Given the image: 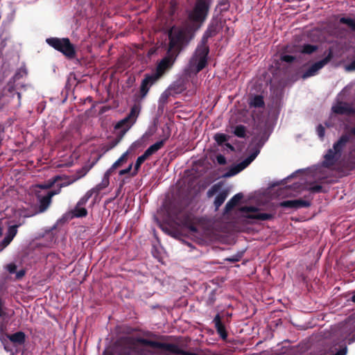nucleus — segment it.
<instances>
[{
	"instance_id": "nucleus-1",
	"label": "nucleus",
	"mask_w": 355,
	"mask_h": 355,
	"mask_svg": "<svg viewBox=\"0 0 355 355\" xmlns=\"http://www.w3.org/2000/svg\"><path fill=\"white\" fill-rule=\"evenodd\" d=\"M209 8V0H196L193 8L188 13V19L182 28L172 27L168 33L169 46L167 55L158 64L157 71L146 76L141 85V93L144 97L150 87L169 69L182 47L194 36V33L205 21Z\"/></svg>"
},
{
	"instance_id": "nucleus-2",
	"label": "nucleus",
	"mask_w": 355,
	"mask_h": 355,
	"mask_svg": "<svg viewBox=\"0 0 355 355\" xmlns=\"http://www.w3.org/2000/svg\"><path fill=\"white\" fill-rule=\"evenodd\" d=\"M208 52V48L205 44L197 47L189 63L187 70L189 73H196L205 67Z\"/></svg>"
},
{
	"instance_id": "nucleus-3",
	"label": "nucleus",
	"mask_w": 355,
	"mask_h": 355,
	"mask_svg": "<svg viewBox=\"0 0 355 355\" xmlns=\"http://www.w3.org/2000/svg\"><path fill=\"white\" fill-rule=\"evenodd\" d=\"M349 140V137L347 135H342L340 137L337 142L334 144L333 148L329 149L324 155V166L329 167L336 162L340 157L341 153Z\"/></svg>"
},
{
	"instance_id": "nucleus-4",
	"label": "nucleus",
	"mask_w": 355,
	"mask_h": 355,
	"mask_svg": "<svg viewBox=\"0 0 355 355\" xmlns=\"http://www.w3.org/2000/svg\"><path fill=\"white\" fill-rule=\"evenodd\" d=\"M46 42L67 58H72L76 54L74 46L68 38L50 37L46 39Z\"/></svg>"
},
{
	"instance_id": "nucleus-5",
	"label": "nucleus",
	"mask_w": 355,
	"mask_h": 355,
	"mask_svg": "<svg viewBox=\"0 0 355 355\" xmlns=\"http://www.w3.org/2000/svg\"><path fill=\"white\" fill-rule=\"evenodd\" d=\"M164 142H165L164 139L159 141H157L156 143H155L154 144H153L150 147H148L144 153L142 155L139 156L137 159V161H136V163H135V171H134L132 175H135L137 173V171H138L139 168H140V166L141 165V164L143 162H144V161L148 157H149L152 155L155 154L156 152H157L159 149H161L163 147V146L164 144Z\"/></svg>"
},
{
	"instance_id": "nucleus-6",
	"label": "nucleus",
	"mask_w": 355,
	"mask_h": 355,
	"mask_svg": "<svg viewBox=\"0 0 355 355\" xmlns=\"http://www.w3.org/2000/svg\"><path fill=\"white\" fill-rule=\"evenodd\" d=\"M140 112V107L137 105H135L130 110V114L124 119L119 121L116 125V128H121L123 131L128 130L131 126L135 123L139 114Z\"/></svg>"
},
{
	"instance_id": "nucleus-7",
	"label": "nucleus",
	"mask_w": 355,
	"mask_h": 355,
	"mask_svg": "<svg viewBox=\"0 0 355 355\" xmlns=\"http://www.w3.org/2000/svg\"><path fill=\"white\" fill-rule=\"evenodd\" d=\"M259 149H256L249 157L245 159L243 162L231 168L227 172L224 174L225 178H230L240 173L258 155Z\"/></svg>"
},
{
	"instance_id": "nucleus-8",
	"label": "nucleus",
	"mask_w": 355,
	"mask_h": 355,
	"mask_svg": "<svg viewBox=\"0 0 355 355\" xmlns=\"http://www.w3.org/2000/svg\"><path fill=\"white\" fill-rule=\"evenodd\" d=\"M332 52L330 51L328 55L322 60H320L313 64H312L302 75V78L306 79L307 78L315 76L318 72L323 68L331 59Z\"/></svg>"
},
{
	"instance_id": "nucleus-9",
	"label": "nucleus",
	"mask_w": 355,
	"mask_h": 355,
	"mask_svg": "<svg viewBox=\"0 0 355 355\" xmlns=\"http://www.w3.org/2000/svg\"><path fill=\"white\" fill-rule=\"evenodd\" d=\"M241 210L244 213L243 216L250 219L266 220L271 217L268 214L259 212L257 207L252 206L243 207Z\"/></svg>"
},
{
	"instance_id": "nucleus-10",
	"label": "nucleus",
	"mask_w": 355,
	"mask_h": 355,
	"mask_svg": "<svg viewBox=\"0 0 355 355\" xmlns=\"http://www.w3.org/2000/svg\"><path fill=\"white\" fill-rule=\"evenodd\" d=\"M63 180L64 181L61 183H59L58 185L59 188L58 189H61L62 187L69 186V184L75 182L76 179L71 176L67 178L64 179L62 176L57 175L53 178L51 180H49L46 184L37 185L36 188H42V189H49L52 187L54 184L57 183L59 180Z\"/></svg>"
},
{
	"instance_id": "nucleus-11",
	"label": "nucleus",
	"mask_w": 355,
	"mask_h": 355,
	"mask_svg": "<svg viewBox=\"0 0 355 355\" xmlns=\"http://www.w3.org/2000/svg\"><path fill=\"white\" fill-rule=\"evenodd\" d=\"M90 198L85 194L77 202L76 207L71 211L73 217L80 218L86 216L87 211L85 208V205Z\"/></svg>"
},
{
	"instance_id": "nucleus-12",
	"label": "nucleus",
	"mask_w": 355,
	"mask_h": 355,
	"mask_svg": "<svg viewBox=\"0 0 355 355\" xmlns=\"http://www.w3.org/2000/svg\"><path fill=\"white\" fill-rule=\"evenodd\" d=\"M110 171H107L105 174L104 177L101 181V182L98 184H97L94 188L89 189L87 191L85 194H87L89 198H91L94 194H95L96 197H97L101 190L106 188L110 183Z\"/></svg>"
},
{
	"instance_id": "nucleus-13",
	"label": "nucleus",
	"mask_w": 355,
	"mask_h": 355,
	"mask_svg": "<svg viewBox=\"0 0 355 355\" xmlns=\"http://www.w3.org/2000/svg\"><path fill=\"white\" fill-rule=\"evenodd\" d=\"M331 110L334 113L341 114H350L355 112L351 105L343 102H338L332 106Z\"/></svg>"
},
{
	"instance_id": "nucleus-14",
	"label": "nucleus",
	"mask_w": 355,
	"mask_h": 355,
	"mask_svg": "<svg viewBox=\"0 0 355 355\" xmlns=\"http://www.w3.org/2000/svg\"><path fill=\"white\" fill-rule=\"evenodd\" d=\"M118 345L123 347L125 355H130V351L135 347L136 340L132 337L127 336L119 340Z\"/></svg>"
},
{
	"instance_id": "nucleus-15",
	"label": "nucleus",
	"mask_w": 355,
	"mask_h": 355,
	"mask_svg": "<svg viewBox=\"0 0 355 355\" xmlns=\"http://www.w3.org/2000/svg\"><path fill=\"white\" fill-rule=\"evenodd\" d=\"M59 193H60V189H56V190H54L52 191H49L44 196H38V198L40 200V211H45L51 204V198L54 195L58 194Z\"/></svg>"
},
{
	"instance_id": "nucleus-16",
	"label": "nucleus",
	"mask_w": 355,
	"mask_h": 355,
	"mask_svg": "<svg viewBox=\"0 0 355 355\" xmlns=\"http://www.w3.org/2000/svg\"><path fill=\"white\" fill-rule=\"evenodd\" d=\"M309 205L310 203L308 201L303 200H286L281 202L282 207L290 208L306 207Z\"/></svg>"
},
{
	"instance_id": "nucleus-17",
	"label": "nucleus",
	"mask_w": 355,
	"mask_h": 355,
	"mask_svg": "<svg viewBox=\"0 0 355 355\" xmlns=\"http://www.w3.org/2000/svg\"><path fill=\"white\" fill-rule=\"evenodd\" d=\"M8 338L15 345H23L26 341V334L23 331H17L7 336Z\"/></svg>"
},
{
	"instance_id": "nucleus-18",
	"label": "nucleus",
	"mask_w": 355,
	"mask_h": 355,
	"mask_svg": "<svg viewBox=\"0 0 355 355\" xmlns=\"http://www.w3.org/2000/svg\"><path fill=\"white\" fill-rule=\"evenodd\" d=\"M17 227L18 225H12L8 227L6 235L2 241L4 246H7L16 236L17 233Z\"/></svg>"
},
{
	"instance_id": "nucleus-19",
	"label": "nucleus",
	"mask_w": 355,
	"mask_h": 355,
	"mask_svg": "<svg viewBox=\"0 0 355 355\" xmlns=\"http://www.w3.org/2000/svg\"><path fill=\"white\" fill-rule=\"evenodd\" d=\"M242 197L243 196L241 193H237L234 196H233L226 204L225 211L228 212L234 207H235L237 205V203L241 200Z\"/></svg>"
},
{
	"instance_id": "nucleus-20",
	"label": "nucleus",
	"mask_w": 355,
	"mask_h": 355,
	"mask_svg": "<svg viewBox=\"0 0 355 355\" xmlns=\"http://www.w3.org/2000/svg\"><path fill=\"white\" fill-rule=\"evenodd\" d=\"M129 152L126 151L111 166L110 168H109L107 171H110V174L112 172L117 168L119 166H120L123 162H126L127 160V156L128 155Z\"/></svg>"
},
{
	"instance_id": "nucleus-21",
	"label": "nucleus",
	"mask_w": 355,
	"mask_h": 355,
	"mask_svg": "<svg viewBox=\"0 0 355 355\" xmlns=\"http://www.w3.org/2000/svg\"><path fill=\"white\" fill-rule=\"evenodd\" d=\"M227 197V193L226 191H222L216 196L214 200V205L216 209L223 205Z\"/></svg>"
},
{
	"instance_id": "nucleus-22",
	"label": "nucleus",
	"mask_w": 355,
	"mask_h": 355,
	"mask_svg": "<svg viewBox=\"0 0 355 355\" xmlns=\"http://www.w3.org/2000/svg\"><path fill=\"white\" fill-rule=\"evenodd\" d=\"M92 165L90 166H84L81 168L77 171L76 173L73 175V177L76 179L77 181L78 180L83 178L86 175V174L89 171V170L92 168Z\"/></svg>"
},
{
	"instance_id": "nucleus-23",
	"label": "nucleus",
	"mask_w": 355,
	"mask_h": 355,
	"mask_svg": "<svg viewBox=\"0 0 355 355\" xmlns=\"http://www.w3.org/2000/svg\"><path fill=\"white\" fill-rule=\"evenodd\" d=\"M318 49V46L311 44H305L298 49L297 51L303 54H311Z\"/></svg>"
},
{
	"instance_id": "nucleus-24",
	"label": "nucleus",
	"mask_w": 355,
	"mask_h": 355,
	"mask_svg": "<svg viewBox=\"0 0 355 355\" xmlns=\"http://www.w3.org/2000/svg\"><path fill=\"white\" fill-rule=\"evenodd\" d=\"M250 105L254 107H261L264 105V102L262 96H254L250 102Z\"/></svg>"
},
{
	"instance_id": "nucleus-25",
	"label": "nucleus",
	"mask_w": 355,
	"mask_h": 355,
	"mask_svg": "<svg viewBox=\"0 0 355 355\" xmlns=\"http://www.w3.org/2000/svg\"><path fill=\"white\" fill-rule=\"evenodd\" d=\"M341 24H346L352 31H355V19L350 17H341Z\"/></svg>"
},
{
	"instance_id": "nucleus-26",
	"label": "nucleus",
	"mask_w": 355,
	"mask_h": 355,
	"mask_svg": "<svg viewBox=\"0 0 355 355\" xmlns=\"http://www.w3.org/2000/svg\"><path fill=\"white\" fill-rule=\"evenodd\" d=\"M233 133L239 137H244L245 135V128L243 125H237L234 128Z\"/></svg>"
},
{
	"instance_id": "nucleus-27",
	"label": "nucleus",
	"mask_w": 355,
	"mask_h": 355,
	"mask_svg": "<svg viewBox=\"0 0 355 355\" xmlns=\"http://www.w3.org/2000/svg\"><path fill=\"white\" fill-rule=\"evenodd\" d=\"M339 333L341 334V337L343 340L347 338V336L349 334V330L347 329V323L343 324L340 329Z\"/></svg>"
},
{
	"instance_id": "nucleus-28",
	"label": "nucleus",
	"mask_w": 355,
	"mask_h": 355,
	"mask_svg": "<svg viewBox=\"0 0 355 355\" xmlns=\"http://www.w3.org/2000/svg\"><path fill=\"white\" fill-rule=\"evenodd\" d=\"M214 139L216 140V141L218 144H223V142L227 141L228 139V137L225 134H223V133H218V134H216L215 136H214Z\"/></svg>"
},
{
	"instance_id": "nucleus-29",
	"label": "nucleus",
	"mask_w": 355,
	"mask_h": 355,
	"mask_svg": "<svg viewBox=\"0 0 355 355\" xmlns=\"http://www.w3.org/2000/svg\"><path fill=\"white\" fill-rule=\"evenodd\" d=\"M281 59L282 61L286 62H291L295 59V58L289 55H284L282 56Z\"/></svg>"
},
{
	"instance_id": "nucleus-30",
	"label": "nucleus",
	"mask_w": 355,
	"mask_h": 355,
	"mask_svg": "<svg viewBox=\"0 0 355 355\" xmlns=\"http://www.w3.org/2000/svg\"><path fill=\"white\" fill-rule=\"evenodd\" d=\"M317 132L320 138H323L324 135V128L322 125H319L317 128Z\"/></svg>"
},
{
	"instance_id": "nucleus-31",
	"label": "nucleus",
	"mask_w": 355,
	"mask_h": 355,
	"mask_svg": "<svg viewBox=\"0 0 355 355\" xmlns=\"http://www.w3.org/2000/svg\"><path fill=\"white\" fill-rule=\"evenodd\" d=\"M17 266L14 263H9L6 266V269L10 273H14L16 270Z\"/></svg>"
},
{
	"instance_id": "nucleus-32",
	"label": "nucleus",
	"mask_w": 355,
	"mask_h": 355,
	"mask_svg": "<svg viewBox=\"0 0 355 355\" xmlns=\"http://www.w3.org/2000/svg\"><path fill=\"white\" fill-rule=\"evenodd\" d=\"M132 166V164H130L127 168L121 170L119 171V175H123L129 173L131 171Z\"/></svg>"
},
{
	"instance_id": "nucleus-33",
	"label": "nucleus",
	"mask_w": 355,
	"mask_h": 355,
	"mask_svg": "<svg viewBox=\"0 0 355 355\" xmlns=\"http://www.w3.org/2000/svg\"><path fill=\"white\" fill-rule=\"evenodd\" d=\"M214 321L216 322V326L218 328V330L219 331H221L222 330V327L220 324V318H219V316L218 315H216V318H214Z\"/></svg>"
},
{
	"instance_id": "nucleus-34",
	"label": "nucleus",
	"mask_w": 355,
	"mask_h": 355,
	"mask_svg": "<svg viewBox=\"0 0 355 355\" xmlns=\"http://www.w3.org/2000/svg\"><path fill=\"white\" fill-rule=\"evenodd\" d=\"M217 161L220 164H225L226 159L223 155H220L217 156Z\"/></svg>"
},
{
	"instance_id": "nucleus-35",
	"label": "nucleus",
	"mask_w": 355,
	"mask_h": 355,
	"mask_svg": "<svg viewBox=\"0 0 355 355\" xmlns=\"http://www.w3.org/2000/svg\"><path fill=\"white\" fill-rule=\"evenodd\" d=\"M240 256H233L229 258L225 259L226 261H231V262H236L239 261Z\"/></svg>"
},
{
	"instance_id": "nucleus-36",
	"label": "nucleus",
	"mask_w": 355,
	"mask_h": 355,
	"mask_svg": "<svg viewBox=\"0 0 355 355\" xmlns=\"http://www.w3.org/2000/svg\"><path fill=\"white\" fill-rule=\"evenodd\" d=\"M321 189H322V187L320 185H316V186H313V187H309V190L314 191V192H319L321 190Z\"/></svg>"
},
{
	"instance_id": "nucleus-37",
	"label": "nucleus",
	"mask_w": 355,
	"mask_h": 355,
	"mask_svg": "<svg viewBox=\"0 0 355 355\" xmlns=\"http://www.w3.org/2000/svg\"><path fill=\"white\" fill-rule=\"evenodd\" d=\"M347 69L349 71L355 70V60L353 61L350 64L347 66Z\"/></svg>"
},
{
	"instance_id": "nucleus-38",
	"label": "nucleus",
	"mask_w": 355,
	"mask_h": 355,
	"mask_svg": "<svg viewBox=\"0 0 355 355\" xmlns=\"http://www.w3.org/2000/svg\"><path fill=\"white\" fill-rule=\"evenodd\" d=\"M24 274H25L24 270H21L17 272L16 277L17 279H20L24 275Z\"/></svg>"
},
{
	"instance_id": "nucleus-39",
	"label": "nucleus",
	"mask_w": 355,
	"mask_h": 355,
	"mask_svg": "<svg viewBox=\"0 0 355 355\" xmlns=\"http://www.w3.org/2000/svg\"><path fill=\"white\" fill-rule=\"evenodd\" d=\"M214 192H215V188L214 187L210 190H209L207 194L210 197V196H211L214 194Z\"/></svg>"
},
{
	"instance_id": "nucleus-40",
	"label": "nucleus",
	"mask_w": 355,
	"mask_h": 355,
	"mask_svg": "<svg viewBox=\"0 0 355 355\" xmlns=\"http://www.w3.org/2000/svg\"><path fill=\"white\" fill-rule=\"evenodd\" d=\"M2 307H3V302H2V300L0 299V317L2 315Z\"/></svg>"
},
{
	"instance_id": "nucleus-41",
	"label": "nucleus",
	"mask_w": 355,
	"mask_h": 355,
	"mask_svg": "<svg viewBox=\"0 0 355 355\" xmlns=\"http://www.w3.org/2000/svg\"><path fill=\"white\" fill-rule=\"evenodd\" d=\"M209 36H210V34L209 33V31H207L205 33V35H204L203 40L207 39V37H209Z\"/></svg>"
},
{
	"instance_id": "nucleus-42",
	"label": "nucleus",
	"mask_w": 355,
	"mask_h": 355,
	"mask_svg": "<svg viewBox=\"0 0 355 355\" xmlns=\"http://www.w3.org/2000/svg\"><path fill=\"white\" fill-rule=\"evenodd\" d=\"M150 133L146 132V133L143 135V137H142V138H141V139H144V138H146V137H150Z\"/></svg>"
},
{
	"instance_id": "nucleus-43",
	"label": "nucleus",
	"mask_w": 355,
	"mask_h": 355,
	"mask_svg": "<svg viewBox=\"0 0 355 355\" xmlns=\"http://www.w3.org/2000/svg\"><path fill=\"white\" fill-rule=\"evenodd\" d=\"M225 146H226L227 148H230L232 150H234V148H233V147H232L230 144H225Z\"/></svg>"
},
{
	"instance_id": "nucleus-44",
	"label": "nucleus",
	"mask_w": 355,
	"mask_h": 355,
	"mask_svg": "<svg viewBox=\"0 0 355 355\" xmlns=\"http://www.w3.org/2000/svg\"><path fill=\"white\" fill-rule=\"evenodd\" d=\"M12 89H13V87H12V85H8V91H9L10 92H11L12 91Z\"/></svg>"
},
{
	"instance_id": "nucleus-45",
	"label": "nucleus",
	"mask_w": 355,
	"mask_h": 355,
	"mask_svg": "<svg viewBox=\"0 0 355 355\" xmlns=\"http://www.w3.org/2000/svg\"><path fill=\"white\" fill-rule=\"evenodd\" d=\"M352 301L353 302H355V291L354 292V294H353V295L352 297Z\"/></svg>"
},
{
	"instance_id": "nucleus-46",
	"label": "nucleus",
	"mask_w": 355,
	"mask_h": 355,
	"mask_svg": "<svg viewBox=\"0 0 355 355\" xmlns=\"http://www.w3.org/2000/svg\"><path fill=\"white\" fill-rule=\"evenodd\" d=\"M351 132L355 135V128H352Z\"/></svg>"
},
{
	"instance_id": "nucleus-47",
	"label": "nucleus",
	"mask_w": 355,
	"mask_h": 355,
	"mask_svg": "<svg viewBox=\"0 0 355 355\" xmlns=\"http://www.w3.org/2000/svg\"><path fill=\"white\" fill-rule=\"evenodd\" d=\"M17 94L18 98H20V97H21L20 94H19V93H18V92H17Z\"/></svg>"
}]
</instances>
